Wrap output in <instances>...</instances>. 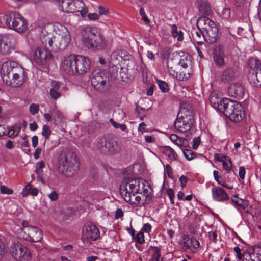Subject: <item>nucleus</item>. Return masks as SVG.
Here are the masks:
<instances>
[{
	"label": "nucleus",
	"instance_id": "774afa93",
	"mask_svg": "<svg viewBox=\"0 0 261 261\" xmlns=\"http://www.w3.org/2000/svg\"><path fill=\"white\" fill-rule=\"evenodd\" d=\"M239 175L240 178H241L242 179H243L244 178L245 175V170L244 167H240L239 168Z\"/></svg>",
	"mask_w": 261,
	"mask_h": 261
},
{
	"label": "nucleus",
	"instance_id": "e433bc0d",
	"mask_svg": "<svg viewBox=\"0 0 261 261\" xmlns=\"http://www.w3.org/2000/svg\"><path fill=\"white\" fill-rule=\"evenodd\" d=\"M222 80L225 83H234V77L227 72H225L222 75Z\"/></svg>",
	"mask_w": 261,
	"mask_h": 261
},
{
	"label": "nucleus",
	"instance_id": "09e8293b",
	"mask_svg": "<svg viewBox=\"0 0 261 261\" xmlns=\"http://www.w3.org/2000/svg\"><path fill=\"white\" fill-rule=\"evenodd\" d=\"M39 110V106L37 104L32 103L29 107V111L32 115L37 114Z\"/></svg>",
	"mask_w": 261,
	"mask_h": 261
},
{
	"label": "nucleus",
	"instance_id": "ddd939ff",
	"mask_svg": "<svg viewBox=\"0 0 261 261\" xmlns=\"http://www.w3.org/2000/svg\"><path fill=\"white\" fill-rule=\"evenodd\" d=\"M76 55L70 54L64 57L60 64V69L68 75H74Z\"/></svg>",
	"mask_w": 261,
	"mask_h": 261
},
{
	"label": "nucleus",
	"instance_id": "4c0bfd02",
	"mask_svg": "<svg viewBox=\"0 0 261 261\" xmlns=\"http://www.w3.org/2000/svg\"><path fill=\"white\" fill-rule=\"evenodd\" d=\"M156 82L162 92H167L168 91L169 87L165 82L160 80H156Z\"/></svg>",
	"mask_w": 261,
	"mask_h": 261
},
{
	"label": "nucleus",
	"instance_id": "0e129e2a",
	"mask_svg": "<svg viewBox=\"0 0 261 261\" xmlns=\"http://www.w3.org/2000/svg\"><path fill=\"white\" fill-rule=\"evenodd\" d=\"M146 127V125L144 122H142L139 125L138 130L143 134V133L147 132Z\"/></svg>",
	"mask_w": 261,
	"mask_h": 261
},
{
	"label": "nucleus",
	"instance_id": "680f3d73",
	"mask_svg": "<svg viewBox=\"0 0 261 261\" xmlns=\"http://www.w3.org/2000/svg\"><path fill=\"white\" fill-rule=\"evenodd\" d=\"M108 9L102 6L98 7V13L99 15H106L108 13Z\"/></svg>",
	"mask_w": 261,
	"mask_h": 261
},
{
	"label": "nucleus",
	"instance_id": "c756f323",
	"mask_svg": "<svg viewBox=\"0 0 261 261\" xmlns=\"http://www.w3.org/2000/svg\"><path fill=\"white\" fill-rule=\"evenodd\" d=\"M60 83L57 81H52L51 88L50 89L49 94L54 100H57L61 96V93L59 91Z\"/></svg>",
	"mask_w": 261,
	"mask_h": 261
},
{
	"label": "nucleus",
	"instance_id": "4468645a",
	"mask_svg": "<svg viewBox=\"0 0 261 261\" xmlns=\"http://www.w3.org/2000/svg\"><path fill=\"white\" fill-rule=\"evenodd\" d=\"M75 64L74 75H83L88 72L90 67L89 60L82 55H76Z\"/></svg>",
	"mask_w": 261,
	"mask_h": 261
},
{
	"label": "nucleus",
	"instance_id": "de8ad7c7",
	"mask_svg": "<svg viewBox=\"0 0 261 261\" xmlns=\"http://www.w3.org/2000/svg\"><path fill=\"white\" fill-rule=\"evenodd\" d=\"M106 140H106V138H105V137L98 139L96 140V144H95L97 148L101 152V146H105V144H106Z\"/></svg>",
	"mask_w": 261,
	"mask_h": 261
},
{
	"label": "nucleus",
	"instance_id": "6e6d98bb",
	"mask_svg": "<svg viewBox=\"0 0 261 261\" xmlns=\"http://www.w3.org/2000/svg\"><path fill=\"white\" fill-rule=\"evenodd\" d=\"M89 20L95 21L99 19V16L96 13L87 14L86 15Z\"/></svg>",
	"mask_w": 261,
	"mask_h": 261
},
{
	"label": "nucleus",
	"instance_id": "bb28decb",
	"mask_svg": "<svg viewBox=\"0 0 261 261\" xmlns=\"http://www.w3.org/2000/svg\"><path fill=\"white\" fill-rule=\"evenodd\" d=\"M118 147L117 143L113 140H106L105 146H101V152L106 153L114 152Z\"/></svg>",
	"mask_w": 261,
	"mask_h": 261
},
{
	"label": "nucleus",
	"instance_id": "39448f33",
	"mask_svg": "<svg viewBox=\"0 0 261 261\" xmlns=\"http://www.w3.org/2000/svg\"><path fill=\"white\" fill-rule=\"evenodd\" d=\"M228 101L226 105L225 110L222 112L229 119L233 122L241 121L245 116V112L242 105L235 101L226 100Z\"/></svg>",
	"mask_w": 261,
	"mask_h": 261
},
{
	"label": "nucleus",
	"instance_id": "603ef678",
	"mask_svg": "<svg viewBox=\"0 0 261 261\" xmlns=\"http://www.w3.org/2000/svg\"><path fill=\"white\" fill-rule=\"evenodd\" d=\"M31 187L32 186L30 184H28L23 189L21 192V195L23 197H26L31 193Z\"/></svg>",
	"mask_w": 261,
	"mask_h": 261
},
{
	"label": "nucleus",
	"instance_id": "f03ea898",
	"mask_svg": "<svg viewBox=\"0 0 261 261\" xmlns=\"http://www.w3.org/2000/svg\"><path fill=\"white\" fill-rule=\"evenodd\" d=\"M1 73L3 81L12 87L20 86L26 79L24 69L14 61L5 62L2 64Z\"/></svg>",
	"mask_w": 261,
	"mask_h": 261
},
{
	"label": "nucleus",
	"instance_id": "f257e3e1",
	"mask_svg": "<svg viewBox=\"0 0 261 261\" xmlns=\"http://www.w3.org/2000/svg\"><path fill=\"white\" fill-rule=\"evenodd\" d=\"M55 35L48 32V27L39 30L40 39L46 47H49L54 51L63 50L71 41L70 32L64 25L58 23L55 25Z\"/></svg>",
	"mask_w": 261,
	"mask_h": 261
},
{
	"label": "nucleus",
	"instance_id": "dca6fc26",
	"mask_svg": "<svg viewBox=\"0 0 261 261\" xmlns=\"http://www.w3.org/2000/svg\"><path fill=\"white\" fill-rule=\"evenodd\" d=\"M99 236V230L95 225L91 223H87L83 226L82 229V238L83 239L95 241Z\"/></svg>",
	"mask_w": 261,
	"mask_h": 261
},
{
	"label": "nucleus",
	"instance_id": "b1692460",
	"mask_svg": "<svg viewBox=\"0 0 261 261\" xmlns=\"http://www.w3.org/2000/svg\"><path fill=\"white\" fill-rule=\"evenodd\" d=\"M179 58V65L184 68H187L191 63V56L186 52L180 51L178 53Z\"/></svg>",
	"mask_w": 261,
	"mask_h": 261
},
{
	"label": "nucleus",
	"instance_id": "72a5a7b5",
	"mask_svg": "<svg viewBox=\"0 0 261 261\" xmlns=\"http://www.w3.org/2000/svg\"><path fill=\"white\" fill-rule=\"evenodd\" d=\"M213 175L215 180L217 182L218 184L223 187H226V181L223 179L218 171L214 170L213 171Z\"/></svg>",
	"mask_w": 261,
	"mask_h": 261
},
{
	"label": "nucleus",
	"instance_id": "a19ab883",
	"mask_svg": "<svg viewBox=\"0 0 261 261\" xmlns=\"http://www.w3.org/2000/svg\"><path fill=\"white\" fill-rule=\"evenodd\" d=\"M222 162L223 168L227 171H230L232 169V163L229 158H226L224 160H221Z\"/></svg>",
	"mask_w": 261,
	"mask_h": 261
},
{
	"label": "nucleus",
	"instance_id": "6ab92c4d",
	"mask_svg": "<svg viewBox=\"0 0 261 261\" xmlns=\"http://www.w3.org/2000/svg\"><path fill=\"white\" fill-rule=\"evenodd\" d=\"M227 92L229 96L239 99L243 98L245 94L243 86L237 82L231 83Z\"/></svg>",
	"mask_w": 261,
	"mask_h": 261
},
{
	"label": "nucleus",
	"instance_id": "5701e85b",
	"mask_svg": "<svg viewBox=\"0 0 261 261\" xmlns=\"http://www.w3.org/2000/svg\"><path fill=\"white\" fill-rule=\"evenodd\" d=\"M161 151L166 156L169 162L177 160L178 155L176 152L169 146H163L161 148Z\"/></svg>",
	"mask_w": 261,
	"mask_h": 261
},
{
	"label": "nucleus",
	"instance_id": "f704fd0d",
	"mask_svg": "<svg viewBox=\"0 0 261 261\" xmlns=\"http://www.w3.org/2000/svg\"><path fill=\"white\" fill-rule=\"evenodd\" d=\"M20 129V127L17 126L8 127L7 135L10 137H15L18 135Z\"/></svg>",
	"mask_w": 261,
	"mask_h": 261
},
{
	"label": "nucleus",
	"instance_id": "e2e57ef3",
	"mask_svg": "<svg viewBox=\"0 0 261 261\" xmlns=\"http://www.w3.org/2000/svg\"><path fill=\"white\" fill-rule=\"evenodd\" d=\"M187 181L188 179L186 176L182 175L180 177L179 182L180 186L182 188L186 186Z\"/></svg>",
	"mask_w": 261,
	"mask_h": 261
},
{
	"label": "nucleus",
	"instance_id": "cd10ccee",
	"mask_svg": "<svg viewBox=\"0 0 261 261\" xmlns=\"http://www.w3.org/2000/svg\"><path fill=\"white\" fill-rule=\"evenodd\" d=\"M75 12L80 13L82 17H85L87 13L88 9L84 2L81 0H74Z\"/></svg>",
	"mask_w": 261,
	"mask_h": 261
},
{
	"label": "nucleus",
	"instance_id": "338daca9",
	"mask_svg": "<svg viewBox=\"0 0 261 261\" xmlns=\"http://www.w3.org/2000/svg\"><path fill=\"white\" fill-rule=\"evenodd\" d=\"M136 110L138 112V114H140L141 115L139 116L141 120L143 119V117L144 116L145 110L141 107L137 106L136 108Z\"/></svg>",
	"mask_w": 261,
	"mask_h": 261
},
{
	"label": "nucleus",
	"instance_id": "c03bdc74",
	"mask_svg": "<svg viewBox=\"0 0 261 261\" xmlns=\"http://www.w3.org/2000/svg\"><path fill=\"white\" fill-rule=\"evenodd\" d=\"M0 192L1 194L10 195L13 193V190L6 186L1 185Z\"/></svg>",
	"mask_w": 261,
	"mask_h": 261
},
{
	"label": "nucleus",
	"instance_id": "423d86ee",
	"mask_svg": "<svg viewBox=\"0 0 261 261\" xmlns=\"http://www.w3.org/2000/svg\"><path fill=\"white\" fill-rule=\"evenodd\" d=\"M3 19L6 26L19 33L24 32L27 28V22L24 18L17 12H12L9 15H5Z\"/></svg>",
	"mask_w": 261,
	"mask_h": 261
},
{
	"label": "nucleus",
	"instance_id": "2eb2a0df",
	"mask_svg": "<svg viewBox=\"0 0 261 261\" xmlns=\"http://www.w3.org/2000/svg\"><path fill=\"white\" fill-rule=\"evenodd\" d=\"M53 58L50 51L46 49L37 48L33 54V59L38 65H44L47 64Z\"/></svg>",
	"mask_w": 261,
	"mask_h": 261
},
{
	"label": "nucleus",
	"instance_id": "2f4dec72",
	"mask_svg": "<svg viewBox=\"0 0 261 261\" xmlns=\"http://www.w3.org/2000/svg\"><path fill=\"white\" fill-rule=\"evenodd\" d=\"M62 10L68 13L75 12L74 0H65L62 1Z\"/></svg>",
	"mask_w": 261,
	"mask_h": 261
},
{
	"label": "nucleus",
	"instance_id": "58836bf2",
	"mask_svg": "<svg viewBox=\"0 0 261 261\" xmlns=\"http://www.w3.org/2000/svg\"><path fill=\"white\" fill-rule=\"evenodd\" d=\"M168 72L169 74L171 76H172L173 77H175L177 79L181 80H184L185 79L187 80V79L189 78V77L190 76L189 74L188 76H185V77H183L181 78L180 76H181V74H180L179 75V76L178 77L177 72H176L172 67H168Z\"/></svg>",
	"mask_w": 261,
	"mask_h": 261
},
{
	"label": "nucleus",
	"instance_id": "aec40b11",
	"mask_svg": "<svg viewBox=\"0 0 261 261\" xmlns=\"http://www.w3.org/2000/svg\"><path fill=\"white\" fill-rule=\"evenodd\" d=\"M181 245L184 249L190 250L192 252H196L200 246L198 240L194 238H190L187 235L183 236Z\"/></svg>",
	"mask_w": 261,
	"mask_h": 261
},
{
	"label": "nucleus",
	"instance_id": "20e7f679",
	"mask_svg": "<svg viewBox=\"0 0 261 261\" xmlns=\"http://www.w3.org/2000/svg\"><path fill=\"white\" fill-rule=\"evenodd\" d=\"M82 42L85 46L93 50L103 49L106 47V42L100 34H97L94 28L87 27L83 32Z\"/></svg>",
	"mask_w": 261,
	"mask_h": 261
},
{
	"label": "nucleus",
	"instance_id": "f3484780",
	"mask_svg": "<svg viewBox=\"0 0 261 261\" xmlns=\"http://www.w3.org/2000/svg\"><path fill=\"white\" fill-rule=\"evenodd\" d=\"M103 75L101 72L94 73L91 81L93 86L100 92H104L108 89L106 77Z\"/></svg>",
	"mask_w": 261,
	"mask_h": 261
},
{
	"label": "nucleus",
	"instance_id": "864d4df0",
	"mask_svg": "<svg viewBox=\"0 0 261 261\" xmlns=\"http://www.w3.org/2000/svg\"><path fill=\"white\" fill-rule=\"evenodd\" d=\"M62 119V116L60 112L58 111H56L55 112V114L54 116V120L55 124L59 123V122H61Z\"/></svg>",
	"mask_w": 261,
	"mask_h": 261
},
{
	"label": "nucleus",
	"instance_id": "9d476101",
	"mask_svg": "<svg viewBox=\"0 0 261 261\" xmlns=\"http://www.w3.org/2000/svg\"><path fill=\"white\" fill-rule=\"evenodd\" d=\"M43 237L42 231L37 227H25L20 230V238L27 241L37 242Z\"/></svg>",
	"mask_w": 261,
	"mask_h": 261
},
{
	"label": "nucleus",
	"instance_id": "a211bd4d",
	"mask_svg": "<svg viewBox=\"0 0 261 261\" xmlns=\"http://www.w3.org/2000/svg\"><path fill=\"white\" fill-rule=\"evenodd\" d=\"M229 99V98H221L219 97L218 94L216 92H212L210 97V101L212 106L215 109L221 112H222L225 110L226 106L225 104L228 102H226V100Z\"/></svg>",
	"mask_w": 261,
	"mask_h": 261
},
{
	"label": "nucleus",
	"instance_id": "4d7b16f0",
	"mask_svg": "<svg viewBox=\"0 0 261 261\" xmlns=\"http://www.w3.org/2000/svg\"><path fill=\"white\" fill-rule=\"evenodd\" d=\"M48 197L51 201H56L58 200L59 195L57 192L54 191L48 194Z\"/></svg>",
	"mask_w": 261,
	"mask_h": 261
},
{
	"label": "nucleus",
	"instance_id": "1a4fd4ad",
	"mask_svg": "<svg viewBox=\"0 0 261 261\" xmlns=\"http://www.w3.org/2000/svg\"><path fill=\"white\" fill-rule=\"evenodd\" d=\"M10 252L13 257L19 261H29L31 259L29 250L19 242H14L11 245Z\"/></svg>",
	"mask_w": 261,
	"mask_h": 261
},
{
	"label": "nucleus",
	"instance_id": "a878e982",
	"mask_svg": "<svg viewBox=\"0 0 261 261\" xmlns=\"http://www.w3.org/2000/svg\"><path fill=\"white\" fill-rule=\"evenodd\" d=\"M214 59L218 66H222L224 65V52L221 48L216 49L214 51Z\"/></svg>",
	"mask_w": 261,
	"mask_h": 261
},
{
	"label": "nucleus",
	"instance_id": "7ed1b4c3",
	"mask_svg": "<svg viewBox=\"0 0 261 261\" xmlns=\"http://www.w3.org/2000/svg\"><path fill=\"white\" fill-rule=\"evenodd\" d=\"M58 168L62 173L67 177H70L77 173L80 163L76 156L61 152L58 158Z\"/></svg>",
	"mask_w": 261,
	"mask_h": 261
},
{
	"label": "nucleus",
	"instance_id": "f8f14e48",
	"mask_svg": "<svg viewBox=\"0 0 261 261\" xmlns=\"http://www.w3.org/2000/svg\"><path fill=\"white\" fill-rule=\"evenodd\" d=\"M15 39L10 34L0 35V52L4 55L9 54L14 50Z\"/></svg>",
	"mask_w": 261,
	"mask_h": 261
},
{
	"label": "nucleus",
	"instance_id": "c9c22d12",
	"mask_svg": "<svg viewBox=\"0 0 261 261\" xmlns=\"http://www.w3.org/2000/svg\"><path fill=\"white\" fill-rule=\"evenodd\" d=\"M195 42L199 44H201L204 38L203 37L202 31H195L192 34Z\"/></svg>",
	"mask_w": 261,
	"mask_h": 261
},
{
	"label": "nucleus",
	"instance_id": "8fccbe9b",
	"mask_svg": "<svg viewBox=\"0 0 261 261\" xmlns=\"http://www.w3.org/2000/svg\"><path fill=\"white\" fill-rule=\"evenodd\" d=\"M135 241L140 244L144 242V235L142 231H140L135 237Z\"/></svg>",
	"mask_w": 261,
	"mask_h": 261
},
{
	"label": "nucleus",
	"instance_id": "9b49d317",
	"mask_svg": "<svg viewBox=\"0 0 261 261\" xmlns=\"http://www.w3.org/2000/svg\"><path fill=\"white\" fill-rule=\"evenodd\" d=\"M137 183V179H130L126 182L125 181L124 187L121 188V192L126 201L130 203L134 202L132 200V197L135 196V194L138 193Z\"/></svg>",
	"mask_w": 261,
	"mask_h": 261
},
{
	"label": "nucleus",
	"instance_id": "ea45409f",
	"mask_svg": "<svg viewBox=\"0 0 261 261\" xmlns=\"http://www.w3.org/2000/svg\"><path fill=\"white\" fill-rule=\"evenodd\" d=\"M51 134V130L49 126L47 125H44L42 127V135L45 138V140L48 139Z\"/></svg>",
	"mask_w": 261,
	"mask_h": 261
},
{
	"label": "nucleus",
	"instance_id": "c85d7f7f",
	"mask_svg": "<svg viewBox=\"0 0 261 261\" xmlns=\"http://www.w3.org/2000/svg\"><path fill=\"white\" fill-rule=\"evenodd\" d=\"M137 180L138 182L137 184L138 193H143L144 194L147 195L149 189H150V185L148 182L142 179H137Z\"/></svg>",
	"mask_w": 261,
	"mask_h": 261
},
{
	"label": "nucleus",
	"instance_id": "7c9ffc66",
	"mask_svg": "<svg viewBox=\"0 0 261 261\" xmlns=\"http://www.w3.org/2000/svg\"><path fill=\"white\" fill-rule=\"evenodd\" d=\"M231 201L238 210H245L248 206V203L247 201L239 198L237 195L232 197Z\"/></svg>",
	"mask_w": 261,
	"mask_h": 261
},
{
	"label": "nucleus",
	"instance_id": "79ce46f5",
	"mask_svg": "<svg viewBox=\"0 0 261 261\" xmlns=\"http://www.w3.org/2000/svg\"><path fill=\"white\" fill-rule=\"evenodd\" d=\"M183 153L188 160H191L196 156V154L192 150L189 149L184 150Z\"/></svg>",
	"mask_w": 261,
	"mask_h": 261
},
{
	"label": "nucleus",
	"instance_id": "052dcab7",
	"mask_svg": "<svg viewBox=\"0 0 261 261\" xmlns=\"http://www.w3.org/2000/svg\"><path fill=\"white\" fill-rule=\"evenodd\" d=\"M151 230V226L149 223H146L143 225L142 229H141V231H144L146 233H149Z\"/></svg>",
	"mask_w": 261,
	"mask_h": 261
},
{
	"label": "nucleus",
	"instance_id": "412c9836",
	"mask_svg": "<svg viewBox=\"0 0 261 261\" xmlns=\"http://www.w3.org/2000/svg\"><path fill=\"white\" fill-rule=\"evenodd\" d=\"M213 199L217 202H223L229 199V196L226 192L219 187H214L212 189Z\"/></svg>",
	"mask_w": 261,
	"mask_h": 261
},
{
	"label": "nucleus",
	"instance_id": "69168bd1",
	"mask_svg": "<svg viewBox=\"0 0 261 261\" xmlns=\"http://www.w3.org/2000/svg\"><path fill=\"white\" fill-rule=\"evenodd\" d=\"M166 170L168 177L170 178H172L173 177L172 170L169 165L167 164L166 165Z\"/></svg>",
	"mask_w": 261,
	"mask_h": 261
},
{
	"label": "nucleus",
	"instance_id": "13d9d810",
	"mask_svg": "<svg viewBox=\"0 0 261 261\" xmlns=\"http://www.w3.org/2000/svg\"><path fill=\"white\" fill-rule=\"evenodd\" d=\"M8 127L4 125H0V136L7 135Z\"/></svg>",
	"mask_w": 261,
	"mask_h": 261
},
{
	"label": "nucleus",
	"instance_id": "393cba45",
	"mask_svg": "<svg viewBox=\"0 0 261 261\" xmlns=\"http://www.w3.org/2000/svg\"><path fill=\"white\" fill-rule=\"evenodd\" d=\"M197 27L205 31L207 29H210L211 27L214 26L215 23L210 18L206 17H203L199 18L197 22Z\"/></svg>",
	"mask_w": 261,
	"mask_h": 261
},
{
	"label": "nucleus",
	"instance_id": "0eeeda50",
	"mask_svg": "<svg viewBox=\"0 0 261 261\" xmlns=\"http://www.w3.org/2000/svg\"><path fill=\"white\" fill-rule=\"evenodd\" d=\"M250 68L248 78L255 86H261V64L259 60L252 58L249 60Z\"/></svg>",
	"mask_w": 261,
	"mask_h": 261
},
{
	"label": "nucleus",
	"instance_id": "6e6552de",
	"mask_svg": "<svg viewBox=\"0 0 261 261\" xmlns=\"http://www.w3.org/2000/svg\"><path fill=\"white\" fill-rule=\"evenodd\" d=\"M181 115L178 116L175 123V128L179 132L185 133L189 131L192 126L194 118L191 112L180 111Z\"/></svg>",
	"mask_w": 261,
	"mask_h": 261
},
{
	"label": "nucleus",
	"instance_id": "bf43d9fd",
	"mask_svg": "<svg viewBox=\"0 0 261 261\" xmlns=\"http://www.w3.org/2000/svg\"><path fill=\"white\" fill-rule=\"evenodd\" d=\"M209 239L210 240L216 243L217 241V234L216 231L209 232Z\"/></svg>",
	"mask_w": 261,
	"mask_h": 261
},
{
	"label": "nucleus",
	"instance_id": "4be33fe9",
	"mask_svg": "<svg viewBox=\"0 0 261 261\" xmlns=\"http://www.w3.org/2000/svg\"><path fill=\"white\" fill-rule=\"evenodd\" d=\"M202 34L205 41L208 43H213L218 38V29L215 24L210 29H207L206 31H202Z\"/></svg>",
	"mask_w": 261,
	"mask_h": 261
},
{
	"label": "nucleus",
	"instance_id": "5fc2aeb1",
	"mask_svg": "<svg viewBox=\"0 0 261 261\" xmlns=\"http://www.w3.org/2000/svg\"><path fill=\"white\" fill-rule=\"evenodd\" d=\"M201 143V140L199 137L194 138L192 141V148L194 149H196L198 147Z\"/></svg>",
	"mask_w": 261,
	"mask_h": 261
},
{
	"label": "nucleus",
	"instance_id": "473e14b6",
	"mask_svg": "<svg viewBox=\"0 0 261 261\" xmlns=\"http://www.w3.org/2000/svg\"><path fill=\"white\" fill-rule=\"evenodd\" d=\"M171 32L172 36L174 38H177L178 41H181L184 39L183 32L178 30L177 27L175 25H171Z\"/></svg>",
	"mask_w": 261,
	"mask_h": 261
},
{
	"label": "nucleus",
	"instance_id": "49530a36",
	"mask_svg": "<svg viewBox=\"0 0 261 261\" xmlns=\"http://www.w3.org/2000/svg\"><path fill=\"white\" fill-rule=\"evenodd\" d=\"M139 13L142 17V19L143 20L145 23L147 24H149L150 22V20L147 17L143 8H140L139 10Z\"/></svg>",
	"mask_w": 261,
	"mask_h": 261
},
{
	"label": "nucleus",
	"instance_id": "37998d69",
	"mask_svg": "<svg viewBox=\"0 0 261 261\" xmlns=\"http://www.w3.org/2000/svg\"><path fill=\"white\" fill-rule=\"evenodd\" d=\"M161 256V249L154 247L153 254L152 257V261H159Z\"/></svg>",
	"mask_w": 261,
	"mask_h": 261
},
{
	"label": "nucleus",
	"instance_id": "a18cd8bd",
	"mask_svg": "<svg viewBox=\"0 0 261 261\" xmlns=\"http://www.w3.org/2000/svg\"><path fill=\"white\" fill-rule=\"evenodd\" d=\"M110 121L115 128H119L123 131H125L126 129V126L124 124H118L115 122L113 119H110Z\"/></svg>",
	"mask_w": 261,
	"mask_h": 261
},
{
	"label": "nucleus",
	"instance_id": "3c124183",
	"mask_svg": "<svg viewBox=\"0 0 261 261\" xmlns=\"http://www.w3.org/2000/svg\"><path fill=\"white\" fill-rule=\"evenodd\" d=\"M45 167V163L43 161H40L36 163V172L37 174H40L42 172V169Z\"/></svg>",
	"mask_w": 261,
	"mask_h": 261
}]
</instances>
